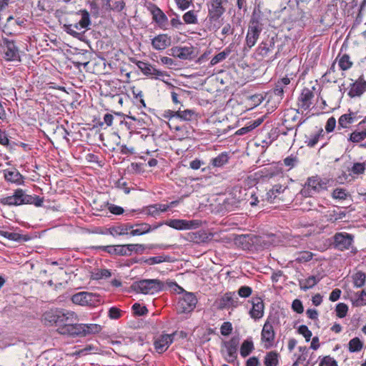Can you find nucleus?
<instances>
[{"instance_id":"30","label":"nucleus","mask_w":366,"mask_h":366,"mask_svg":"<svg viewBox=\"0 0 366 366\" xmlns=\"http://www.w3.org/2000/svg\"><path fill=\"white\" fill-rule=\"evenodd\" d=\"M4 177L7 182H11L16 185L24 184L25 177L16 169L3 170Z\"/></svg>"},{"instance_id":"53","label":"nucleus","mask_w":366,"mask_h":366,"mask_svg":"<svg viewBox=\"0 0 366 366\" xmlns=\"http://www.w3.org/2000/svg\"><path fill=\"white\" fill-rule=\"evenodd\" d=\"M352 280L355 287H362L366 281V274L362 271H358L352 275Z\"/></svg>"},{"instance_id":"28","label":"nucleus","mask_w":366,"mask_h":366,"mask_svg":"<svg viewBox=\"0 0 366 366\" xmlns=\"http://www.w3.org/2000/svg\"><path fill=\"white\" fill-rule=\"evenodd\" d=\"M61 317H63V310H51L43 315V321L46 326H56L58 328Z\"/></svg>"},{"instance_id":"20","label":"nucleus","mask_w":366,"mask_h":366,"mask_svg":"<svg viewBox=\"0 0 366 366\" xmlns=\"http://www.w3.org/2000/svg\"><path fill=\"white\" fill-rule=\"evenodd\" d=\"M24 189L18 188L14 190L13 195L0 199V204L9 207H17L24 204Z\"/></svg>"},{"instance_id":"2","label":"nucleus","mask_w":366,"mask_h":366,"mask_svg":"<svg viewBox=\"0 0 366 366\" xmlns=\"http://www.w3.org/2000/svg\"><path fill=\"white\" fill-rule=\"evenodd\" d=\"M228 0H209L207 3L208 14L206 19L207 29L209 31H217L221 26L222 15L226 11L225 6Z\"/></svg>"},{"instance_id":"46","label":"nucleus","mask_w":366,"mask_h":366,"mask_svg":"<svg viewBox=\"0 0 366 366\" xmlns=\"http://www.w3.org/2000/svg\"><path fill=\"white\" fill-rule=\"evenodd\" d=\"M144 265H153L155 264H160L164 262H172L171 257L169 255H159L148 258L144 257Z\"/></svg>"},{"instance_id":"6","label":"nucleus","mask_w":366,"mask_h":366,"mask_svg":"<svg viewBox=\"0 0 366 366\" xmlns=\"http://www.w3.org/2000/svg\"><path fill=\"white\" fill-rule=\"evenodd\" d=\"M329 182V179H322L318 175L310 177L301 189L300 194L305 197H312L315 194L326 189Z\"/></svg>"},{"instance_id":"9","label":"nucleus","mask_w":366,"mask_h":366,"mask_svg":"<svg viewBox=\"0 0 366 366\" xmlns=\"http://www.w3.org/2000/svg\"><path fill=\"white\" fill-rule=\"evenodd\" d=\"M71 301L81 306L97 307L101 304L102 297L97 293L80 292L71 297Z\"/></svg>"},{"instance_id":"48","label":"nucleus","mask_w":366,"mask_h":366,"mask_svg":"<svg viewBox=\"0 0 366 366\" xmlns=\"http://www.w3.org/2000/svg\"><path fill=\"white\" fill-rule=\"evenodd\" d=\"M280 354L277 351H270L266 353L264 360L265 366H277Z\"/></svg>"},{"instance_id":"4","label":"nucleus","mask_w":366,"mask_h":366,"mask_svg":"<svg viewBox=\"0 0 366 366\" xmlns=\"http://www.w3.org/2000/svg\"><path fill=\"white\" fill-rule=\"evenodd\" d=\"M167 285L169 288L174 289L175 291L179 290V293H184L182 297H179L177 305L179 312L189 313L194 310L197 303V298L194 293L184 291L182 287L179 286L174 281H167Z\"/></svg>"},{"instance_id":"40","label":"nucleus","mask_w":366,"mask_h":366,"mask_svg":"<svg viewBox=\"0 0 366 366\" xmlns=\"http://www.w3.org/2000/svg\"><path fill=\"white\" fill-rule=\"evenodd\" d=\"M320 281V277L311 275L306 279L299 280V286L302 290L307 291L315 286Z\"/></svg>"},{"instance_id":"23","label":"nucleus","mask_w":366,"mask_h":366,"mask_svg":"<svg viewBox=\"0 0 366 366\" xmlns=\"http://www.w3.org/2000/svg\"><path fill=\"white\" fill-rule=\"evenodd\" d=\"M152 15V20L162 29H167L168 18L166 14L154 4L148 7Z\"/></svg>"},{"instance_id":"42","label":"nucleus","mask_w":366,"mask_h":366,"mask_svg":"<svg viewBox=\"0 0 366 366\" xmlns=\"http://www.w3.org/2000/svg\"><path fill=\"white\" fill-rule=\"evenodd\" d=\"M0 235L7 238L9 240L15 241V242H26L30 239V237L27 234H21L16 232H9L6 231L1 230L0 232Z\"/></svg>"},{"instance_id":"39","label":"nucleus","mask_w":366,"mask_h":366,"mask_svg":"<svg viewBox=\"0 0 366 366\" xmlns=\"http://www.w3.org/2000/svg\"><path fill=\"white\" fill-rule=\"evenodd\" d=\"M283 240H280L286 247L299 248L302 243V238L300 236H292L286 234L283 236Z\"/></svg>"},{"instance_id":"24","label":"nucleus","mask_w":366,"mask_h":366,"mask_svg":"<svg viewBox=\"0 0 366 366\" xmlns=\"http://www.w3.org/2000/svg\"><path fill=\"white\" fill-rule=\"evenodd\" d=\"M252 305L249 312L250 317L254 320H259L264 315V304L263 300L259 296L252 297L249 300Z\"/></svg>"},{"instance_id":"35","label":"nucleus","mask_w":366,"mask_h":366,"mask_svg":"<svg viewBox=\"0 0 366 366\" xmlns=\"http://www.w3.org/2000/svg\"><path fill=\"white\" fill-rule=\"evenodd\" d=\"M261 177L263 180H268L276 176L281 175L282 177L283 169L278 164L275 166H272L268 168H264L261 171Z\"/></svg>"},{"instance_id":"18","label":"nucleus","mask_w":366,"mask_h":366,"mask_svg":"<svg viewBox=\"0 0 366 366\" xmlns=\"http://www.w3.org/2000/svg\"><path fill=\"white\" fill-rule=\"evenodd\" d=\"M275 335L274 327L269 325L268 323L266 325H263L261 332V342L264 349L267 350L274 347Z\"/></svg>"},{"instance_id":"26","label":"nucleus","mask_w":366,"mask_h":366,"mask_svg":"<svg viewBox=\"0 0 366 366\" xmlns=\"http://www.w3.org/2000/svg\"><path fill=\"white\" fill-rule=\"evenodd\" d=\"M291 79H292L287 76L278 79L272 89L273 94L282 99L285 93L292 90V88L290 87Z\"/></svg>"},{"instance_id":"15","label":"nucleus","mask_w":366,"mask_h":366,"mask_svg":"<svg viewBox=\"0 0 366 366\" xmlns=\"http://www.w3.org/2000/svg\"><path fill=\"white\" fill-rule=\"evenodd\" d=\"M177 332L172 334H162L154 339V347L157 352L162 354L167 350L172 344Z\"/></svg>"},{"instance_id":"13","label":"nucleus","mask_w":366,"mask_h":366,"mask_svg":"<svg viewBox=\"0 0 366 366\" xmlns=\"http://www.w3.org/2000/svg\"><path fill=\"white\" fill-rule=\"evenodd\" d=\"M133 62H135L139 69H140L144 75L149 76L152 79H159L160 77H163L164 76H169L167 71H160L148 62L138 60L133 61Z\"/></svg>"},{"instance_id":"8","label":"nucleus","mask_w":366,"mask_h":366,"mask_svg":"<svg viewBox=\"0 0 366 366\" xmlns=\"http://www.w3.org/2000/svg\"><path fill=\"white\" fill-rule=\"evenodd\" d=\"M262 24L259 16L252 15L249 22L245 39L244 49H251L256 44L260 33L262 31Z\"/></svg>"},{"instance_id":"54","label":"nucleus","mask_w":366,"mask_h":366,"mask_svg":"<svg viewBox=\"0 0 366 366\" xmlns=\"http://www.w3.org/2000/svg\"><path fill=\"white\" fill-rule=\"evenodd\" d=\"M297 255L295 261L300 264L310 262L314 256L312 252L305 250L297 253Z\"/></svg>"},{"instance_id":"58","label":"nucleus","mask_w":366,"mask_h":366,"mask_svg":"<svg viewBox=\"0 0 366 366\" xmlns=\"http://www.w3.org/2000/svg\"><path fill=\"white\" fill-rule=\"evenodd\" d=\"M112 276V272L108 269H97L92 274V277L94 280H102L103 278H109Z\"/></svg>"},{"instance_id":"3","label":"nucleus","mask_w":366,"mask_h":366,"mask_svg":"<svg viewBox=\"0 0 366 366\" xmlns=\"http://www.w3.org/2000/svg\"><path fill=\"white\" fill-rule=\"evenodd\" d=\"M81 15L79 21H69L63 26L64 31L74 38L81 40L91 25L90 14L86 9H81L76 15Z\"/></svg>"},{"instance_id":"64","label":"nucleus","mask_w":366,"mask_h":366,"mask_svg":"<svg viewBox=\"0 0 366 366\" xmlns=\"http://www.w3.org/2000/svg\"><path fill=\"white\" fill-rule=\"evenodd\" d=\"M237 294L241 297L247 298L252 295V289L247 285L241 286L237 290Z\"/></svg>"},{"instance_id":"10","label":"nucleus","mask_w":366,"mask_h":366,"mask_svg":"<svg viewBox=\"0 0 366 366\" xmlns=\"http://www.w3.org/2000/svg\"><path fill=\"white\" fill-rule=\"evenodd\" d=\"M197 116V114L194 109H187L184 110H181L180 108H179V109L177 111L167 109L165 110L162 114V117L168 119V121L171 122L172 123L175 119H179L182 121L189 122L196 119Z\"/></svg>"},{"instance_id":"32","label":"nucleus","mask_w":366,"mask_h":366,"mask_svg":"<svg viewBox=\"0 0 366 366\" xmlns=\"http://www.w3.org/2000/svg\"><path fill=\"white\" fill-rule=\"evenodd\" d=\"M134 225L131 223H117L107 229V234L113 237L121 235H129V230L133 229Z\"/></svg>"},{"instance_id":"55","label":"nucleus","mask_w":366,"mask_h":366,"mask_svg":"<svg viewBox=\"0 0 366 366\" xmlns=\"http://www.w3.org/2000/svg\"><path fill=\"white\" fill-rule=\"evenodd\" d=\"M349 351L350 352H357L363 347V342L358 337H354L349 342Z\"/></svg>"},{"instance_id":"44","label":"nucleus","mask_w":366,"mask_h":366,"mask_svg":"<svg viewBox=\"0 0 366 366\" xmlns=\"http://www.w3.org/2000/svg\"><path fill=\"white\" fill-rule=\"evenodd\" d=\"M359 129L361 131L355 130L350 134V137L348 141L352 142L353 143H360L364 139H366V124L362 127H360Z\"/></svg>"},{"instance_id":"45","label":"nucleus","mask_w":366,"mask_h":366,"mask_svg":"<svg viewBox=\"0 0 366 366\" xmlns=\"http://www.w3.org/2000/svg\"><path fill=\"white\" fill-rule=\"evenodd\" d=\"M24 204H33L36 207H41L43 205L44 198L38 195L27 194L24 190Z\"/></svg>"},{"instance_id":"22","label":"nucleus","mask_w":366,"mask_h":366,"mask_svg":"<svg viewBox=\"0 0 366 366\" xmlns=\"http://www.w3.org/2000/svg\"><path fill=\"white\" fill-rule=\"evenodd\" d=\"M287 189V186L274 184L267 193V201L270 203H276L278 201L286 202L284 194Z\"/></svg>"},{"instance_id":"36","label":"nucleus","mask_w":366,"mask_h":366,"mask_svg":"<svg viewBox=\"0 0 366 366\" xmlns=\"http://www.w3.org/2000/svg\"><path fill=\"white\" fill-rule=\"evenodd\" d=\"M257 236H251L249 234H244L239 237L237 241L241 244L242 248L245 250H252L254 242L259 240Z\"/></svg>"},{"instance_id":"5","label":"nucleus","mask_w":366,"mask_h":366,"mask_svg":"<svg viewBox=\"0 0 366 366\" xmlns=\"http://www.w3.org/2000/svg\"><path fill=\"white\" fill-rule=\"evenodd\" d=\"M136 293L153 295L164 290V283L158 279H143L134 281L130 286Z\"/></svg>"},{"instance_id":"60","label":"nucleus","mask_w":366,"mask_h":366,"mask_svg":"<svg viewBox=\"0 0 366 366\" xmlns=\"http://www.w3.org/2000/svg\"><path fill=\"white\" fill-rule=\"evenodd\" d=\"M132 312L134 315L142 316L148 312V310L146 306H142L139 303H134L132 307Z\"/></svg>"},{"instance_id":"27","label":"nucleus","mask_w":366,"mask_h":366,"mask_svg":"<svg viewBox=\"0 0 366 366\" xmlns=\"http://www.w3.org/2000/svg\"><path fill=\"white\" fill-rule=\"evenodd\" d=\"M59 322V327L56 329L58 333H63L65 327H69V325H73L76 322L78 321V316L74 312L64 311L63 310V317H61Z\"/></svg>"},{"instance_id":"25","label":"nucleus","mask_w":366,"mask_h":366,"mask_svg":"<svg viewBox=\"0 0 366 366\" xmlns=\"http://www.w3.org/2000/svg\"><path fill=\"white\" fill-rule=\"evenodd\" d=\"M170 247V245H165L163 244H127V249L129 252H130V255L132 252H134L136 254H143L146 249H167Z\"/></svg>"},{"instance_id":"19","label":"nucleus","mask_w":366,"mask_h":366,"mask_svg":"<svg viewBox=\"0 0 366 366\" xmlns=\"http://www.w3.org/2000/svg\"><path fill=\"white\" fill-rule=\"evenodd\" d=\"M165 225H167L177 230L190 229L199 226L196 220H186L179 219H169L164 221Z\"/></svg>"},{"instance_id":"17","label":"nucleus","mask_w":366,"mask_h":366,"mask_svg":"<svg viewBox=\"0 0 366 366\" xmlns=\"http://www.w3.org/2000/svg\"><path fill=\"white\" fill-rule=\"evenodd\" d=\"M169 56L180 59H192L194 57V49L192 46H173L168 51Z\"/></svg>"},{"instance_id":"16","label":"nucleus","mask_w":366,"mask_h":366,"mask_svg":"<svg viewBox=\"0 0 366 366\" xmlns=\"http://www.w3.org/2000/svg\"><path fill=\"white\" fill-rule=\"evenodd\" d=\"M300 114L299 109H287L284 112L283 117H282V125L287 130H293L295 129V137L297 134V120L298 119V115Z\"/></svg>"},{"instance_id":"63","label":"nucleus","mask_w":366,"mask_h":366,"mask_svg":"<svg viewBox=\"0 0 366 366\" xmlns=\"http://www.w3.org/2000/svg\"><path fill=\"white\" fill-rule=\"evenodd\" d=\"M123 315V311L117 307H112L108 312V316L112 320H119Z\"/></svg>"},{"instance_id":"33","label":"nucleus","mask_w":366,"mask_h":366,"mask_svg":"<svg viewBox=\"0 0 366 366\" xmlns=\"http://www.w3.org/2000/svg\"><path fill=\"white\" fill-rule=\"evenodd\" d=\"M65 328L61 335L74 338L85 337V330L83 329V324H78L76 322L73 325H69V327Z\"/></svg>"},{"instance_id":"49","label":"nucleus","mask_w":366,"mask_h":366,"mask_svg":"<svg viewBox=\"0 0 366 366\" xmlns=\"http://www.w3.org/2000/svg\"><path fill=\"white\" fill-rule=\"evenodd\" d=\"M231 46H232V44H230L229 46L226 47L224 49V51H222L218 53L217 54H216L211 59L209 65L210 66H214L217 64H218L219 62L222 61L223 60H224L230 54V53L232 52V49L230 48Z\"/></svg>"},{"instance_id":"11","label":"nucleus","mask_w":366,"mask_h":366,"mask_svg":"<svg viewBox=\"0 0 366 366\" xmlns=\"http://www.w3.org/2000/svg\"><path fill=\"white\" fill-rule=\"evenodd\" d=\"M214 305L219 310L236 308L239 305V298L235 292H227L224 295L215 300Z\"/></svg>"},{"instance_id":"38","label":"nucleus","mask_w":366,"mask_h":366,"mask_svg":"<svg viewBox=\"0 0 366 366\" xmlns=\"http://www.w3.org/2000/svg\"><path fill=\"white\" fill-rule=\"evenodd\" d=\"M134 227L129 230V235L130 236H139L152 231V226L146 222L139 224H133Z\"/></svg>"},{"instance_id":"1","label":"nucleus","mask_w":366,"mask_h":366,"mask_svg":"<svg viewBox=\"0 0 366 366\" xmlns=\"http://www.w3.org/2000/svg\"><path fill=\"white\" fill-rule=\"evenodd\" d=\"M26 47V44L19 39L2 36L0 42V53L6 61L20 62L21 54Z\"/></svg>"},{"instance_id":"37","label":"nucleus","mask_w":366,"mask_h":366,"mask_svg":"<svg viewBox=\"0 0 366 366\" xmlns=\"http://www.w3.org/2000/svg\"><path fill=\"white\" fill-rule=\"evenodd\" d=\"M351 88L348 92V95L351 98L361 96L366 92V81H356L350 84Z\"/></svg>"},{"instance_id":"12","label":"nucleus","mask_w":366,"mask_h":366,"mask_svg":"<svg viewBox=\"0 0 366 366\" xmlns=\"http://www.w3.org/2000/svg\"><path fill=\"white\" fill-rule=\"evenodd\" d=\"M354 242V235L347 232H337L333 236L334 247L338 250L349 249Z\"/></svg>"},{"instance_id":"47","label":"nucleus","mask_w":366,"mask_h":366,"mask_svg":"<svg viewBox=\"0 0 366 366\" xmlns=\"http://www.w3.org/2000/svg\"><path fill=\"white\" fill-rule=\"evenodd\" d=\"M254 350V343L252 337L246 339L241 345L240 355L243 357H246Z\"/></svg>"},{"instance_id":"21","label":"nucleus","mask_w":366,"mask_h":366,"mask_svg":"<svg viewBox=\"0 0 366 366\" xmlns=\"http://www.w3.org/2000/svg\"><path fill=\"white\" fill-rule=\"evenodd\" d=\"M274 48V38H267L262 41L256 49L255 54L259 60H262L269 56Z\"/></svg>"},{"instance_id":"41","label":"nucleus","mask_w":366,"mask_h":366,"mask_svg":"<svg viewBox=\"0 0 366 366\" xmlns=\"http://www.w3.org/2000/svg\"><path fill=\"white\" fill-rule=\"evenodd\" d=\"M366 170L365 162H355L351 167L347 168L349 175L353 178L365 174Z\"/></svg>"},{"instance_id":"62","label":"nucleus","mask_w":366,"mask_h":366,"mask_svg":"<svg viewBox=\"0 0 366 366\" xmlns=\"http://www.w3.org/2000/svg\"><path fill=\"white\" fill-rule=\"evenodd\" d=\"M228 357L225 360L229 363H234L237 358V349L225 347Z\"/></svg>"},{"instance_id":"34","label":"nucleus","mask_w":366,"mask_h":366,"mask_svg":"<svg viewBox=\"0 0 366 366\" xmlns=\"http://www.w3.org/2000/svg\"><path fill=\"white\" fill-rule=\"evenodd\" d=\"M192 242L196 244H202L209 242L212 239V234L207 233L204 230H199L195 232L189 234Z\"/></svg>"},{"instance_id":"14","label":"nucleus","mask_w":366,"mask_h":366,"mask_svg":"<svg viewBox=\"0 0 366 366\" xmlns=\"http://www.w3.org/2000/svg\"><path fill=\"white\" fill-rule=\"evenodd\" d=\"M315 89V88L314 86L312 87V89L307 87H304L302 89L301 93L297 97V102L299 109H301L304 111H306L310 109V107L312 104V100L315 97L313 92V90Z\"/></svg>"},{"instance_id":"50","label":"nucleus","mask_w":366,"mask_h":366,"mask_svg":"<svg viewBox=\"0 0 366 366\" xmlns=\"http://www.w3.org/2000/svg\"><path fill=\"white\" fill-rule=\"evenodd\" d=\"M355 114L350 112L340 116L338 119V129L341 128H347V124H352L354 121Z\"/></svg>"},{"instance_id":"51","label":"nucleus","mask_w":366,"mask_h":366,"mask_svg":"<svg viewBox=\"0 0 366 366\" xmlns=\"http://www.w3.org/2000/svg\"><path fill=\"white\" fill-rule=\"evenodd\" d=\"M325 135L324 131L322 128H319L317 132L315 134L310 136V137L307 138L305 140V144L309 147H314L318 142L320 137H323Z\"/></svg>"},{"instance_id":"31","label":"nucleus","mask_w":366,"mask_h":366,"mask_svg":"<svg viewBox=\"0 0 366 366\" xmlns=\"http://www.w3.org/2000/svg\"><path fill=\"white\" fill-rule=\"evenodd\" d=\"M172 44V38L167 34H161L152 39V46L156 50H164Z\"/></svg>"},{"instance_id":"52","label":"nucleus","mask_w":366,"mask_h":366,"mask_svg":"<svg viewBox=\"0 0 366 366\" xmlns=\"http://www.w3.org/2000/svg\"><path fill=\"white\" fill-rule=\"evenodd\" d=\"M182 19L186 24H197L198 23L197 11L194 10H190L184 13Z\"/></svg>"},{"instance_id":"61","label":"nucleus","mask_w":366,"mask_h":366,"mask_svg":"<svg viewBox=\"0 0 366 366\" xmlns=\"http://www.w3.org/2000/svg\"><path fill=\"white\" fill-rule=\"evenodd\" d=\"M348 311V306L345 303H338L336 306L335 312L336 315L339 318H343L347 315Z\"/></svg>"},{"instance_id":"7","label":"nucleus","mask_w":366,"mask_h":366,"mask_svg":"<svg viewBox=\"0 0 366 366\" xmlns=\"http://www.w3.org/2000/svg\"><path fill=\"white\" fill-rule=\"evenodd\" d=\"M27 22L28 20L21 16H9L2 31L7 36H16L26 27Z\"/></svg>"},{"instance_id":"29","label":"nucleus","mask_w":366,"mask_h":366,"mask_svg":"<svg viewBox=\"0 0 366 366\" xmlns=\"http://www.w3.org/2000/svg\"><path fill=\"white\" fill-rule=\"evenodd\" d=\"M229 156L227 152H222L216 157L211 159L208 165L202 168V172L210 171L217 167H222L228 163Z\"/></svg>"},{"instance_id":"57","label":"nucleus","mask_w":366,"mask_h":366,"mask_svg":"<svg viewBox=\"0 0 366 366\" xmlns=\"http://www.w3.org/2000/svg\"><path fill=\"white\" fill-rule=\"evenodd\" d=\"M350 56L347 54H344L339 59V66L342 71H346L352 67L353 63L350 59Z\"/></svg>"},{"instance_id":"56","label":"nucleus","mask_w":366,"mask_h":366,"mask_svg":"<svg viewBox=\"0 0 366 366\" xmlns=\"http://www.w3.org/2000/svg\"><path fill=\"white\" fill-rule=\"evenodd\" d=\"M83 329L85 330V337L88 335H96L101 332L102 327L97 324H83Z\"/></svg>"},{"instance_id":"59","label":"nucleus","mask_w":366,"mask_h":366,"mask_svg":"<svg viewBox=\"0 0 366 366\" xmlns=\"http://www.w3.org/2000/svg\"><path fill=\"white\" fill-rule=\"evenodd\" d=\"M348 196V193L345 189L343 188H336L333 190L332 193V197L334 199L345 200L347 199Z\"/></svg>"},{"instance_id":"43","label":"nucleus","mask_w":366,"mask_h":366,"mask_svg":"<svg viewBox=\"0 0 366 366\" xmlns=\"http://www.w3.org/2000/svg\"><path fill=\"white\" fill-rule=\"evenodd\" d=\"M299 158L297 154H290V156H287L285 157L282 162L280 161L277 162V164L282 167L285 166L287 168V171L292 169V168L295 167L298 163H299Z\"/></svg>"}]
</instances>
